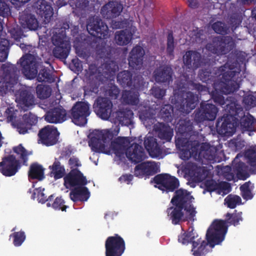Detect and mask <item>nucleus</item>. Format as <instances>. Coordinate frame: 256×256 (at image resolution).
Wrapping results in <instances>:
<instances>
[{"instance_id":"f257e3e1","label":"nucleus","mask_w":256,"mask_h":256,"mask_svg":"<svg viewBox=\"0 0 256 256\" xmlns=\"http://www.w3.org/2000/svg\"><path fill=\"white\" fill-rule=\"evenodd\" d=\"M120 128L116 127L114 133L109 130H95L90 133L88 145L92 151L109 154L112 149L118 156L126 154L127 148L130 144L128 138L120 136L112 141L114 134H117Z\"/></svg>"},{"instance_id":"f03ea898","label":"nucleus","mask_w":256,"mask_h":256,"mask_svg":"<svg viewBox=\"0 0 256 256\" xmlns=\"http://www.w3.org/2000/svg\"><path fill=\"white\" fill-rule=\"evenodd\" d=\"M176 144L182 148V155L184 154V159L188 160L193 157L204 164L206 162L214 163L216 162V152L206 143L200 144L198 140H188L186 138H180L176 140Z\"/></svg>"},{"instance_id":"7ed1b4c3","label":"nucleus","mask_w":256,"mask_h":256,"mask_svg":"<svg viewBox=\"0 0 256 256\" xmlns=\"http://www.w3.org/2000/svg\"><path fill=\"white\" fill-rule=\"evenodd\" d=\"M226 232L227 227L226 226V222L222 220H214L207 230L206 236L207 242L198 238L195 241L192 242V255L205 256L208 252L206 247L208 244L211 246L219 244L224 240Z\"/></svg>"},{"instance_id":"20e7f679","label":"nucleus","mask_w":256,"mask_h":256,"mask_svg":"<svg viewBox=\"0 0 256 256\" xmlns=\"http://www.w3.org/2000/svg\"><path fill=\"white\" fill-rule=\"evenodd\" d=\"M224 110L225 114L218 118L216 126L220 134L230 136L236 132L240 118L244 114L243 108L240 104L231 102L226 104Z\"/></svg>"},{"instance_id":"39448f33","label":"nucleus","mask_w":256,"mask_h":256,"mask_svg":"<svg viewBox=\"0 0 256 256\" xmlns=\"http://www.w3.org/2000/svg\"><path fill=\"white\" fill-rule=\"evenodd\" d=\"M19 62L22 67V73L26 78L32 80L36 77L38 82L44 81L50 83L54 82V78L47 68L41 69L38 74V63L34 54H26L19 60Z\"/></svg>"},{"instance_id":"423d86ee","label":"nucleus","mask_w":256,"mask_h":256,"mask_svg":"<svg viewBox=\"0 0 256 256\" xmlns=\"http://www.w3.org/2000/svg\"><path fill=\"white\" fill-rule=\"evenodd\" d=\"M217 70L218 76H222L218 86L221 92L227 94L238 90L239 84L236 80L240 74L239 72L228 68L226 64L219 67Z\"/></svg>"},{"instance_id":"0eeeda50","label":"nucleus","mask_w":256,"mask_h":256,"mask_svg":"<svg viewBox=\"0 0 256 256\" xmlns=\"http://www.w3.org/2000/svg\"><path fill=\"white\" fill-rule=\"evenodd\" d=\"M6 112L8 120L12 122V125L17 128L20 134L27 133L28 130L38 122L37 116L30 112L24 114L22 118L20 120H16V112H18L17 110H15L14 108H8Z\"/></svg>"},{"instance_id":"6e6552de","label":"nucleus","mask_w":256,"mask_h":256,"mask_svg":"<svg viewBox=\"0 0 256 256\" xmlns=\"http://www.w3.org/2000/svg\"><path fill=\"white\" fill-rule=\"evenodd\" d=\"M235 46V43L230 36H219L212 38L210 42L206 44V50L218 56L229 53Z\"/></svg>"},{"instance_id":"1a4fd4ad","label":"nucleus","mask_w":256,"mask_h":256,"mask_svg":"<svg viewBox=\"0 0 256 256\" xmlns=\"http://www.w3.org/2000/svg\"><path fill=\"white\" fill-rule=\"evenodd\" d=\"M193 196L188 190L178 189L175 191L174 195L170 200L172 205H176L184 208V212L188 213L189 219L195 217L197 213L196 208L192 204Z\"/></svg>"},{"instance_id":"9d476101","label":"nucleus","mask_w":256,"mask_h":256,"mask_svg":"<svg viewBox=\"0 0 256 256\" xmlns=\"http://www.w3.org/2000/svg\"><path fill=\"white\" fill-rule=\"evenodd\" d=\"M183 88H180L178 93L174 95L175 104L180 112L188 114L196 108L198 96L190 92H186Z\"/></svg>"},{"instance_id":"9b49d317","label":"nucleus","mask_w":256,"mask_h":256,"mask_svg":"<svg viewBox=\"0 0 256 256\" xmlns=\"http://www.w3.org/2000/svg\"><path fill=\"white\" fill-rule=\"evenodd\" d=\"M52 42L55 46L52 50L54 56L62 60H66L71 49L70 42L67 40L66 33L62 32L54 35Z\"/></svg>"},{"instance_id":"f8f14e48","label":"nucleus","mask_w":256,"mask_h":256,"mask_svg":"<svg viewBox=\"0 0 256 256\" xmlns=\"http://www.w3.org/2000/svg\"><path fill=\"white\" fill-rule=\"evenodd\" d=\"M183 62L187 68L196 70L203 66L212 65L214 60L209 58H202L201 54L195 50H188L183 56Z\"/></svg>"},{"instance_id":"ddd939ff","label":"nucleus","mask_w":256,"mask_h":256,"mask_svg":"<svg viewBox=\"0 0 256 256\" xmlns=\"http://www.w3.org/2000/svg\"><path fill=\"white\" fill-rule=\"evenodd\" d=\"M155 184L154 186L163 192L168 193L176 191L180 186V182L176 178L168 174L156 175L152 180Z\"/></svg>"},{"instance_id":"4468645a","label":"nucleus","mask_w":256,"mask_h":256,"mask_svg":"<svg viewBox=\"0 0 256 256\" xmlns=\"http://www.w3.org/2000/svg\"><path fill=\"white\" fill-rule=\"evenodd\" d=\"M90 106L88 102H78L72 107L69 117L75 124L84 126L87 123V117L90 114Z\"/></svg>"},{"instance_id":"2eb2a0df","label":"nucleus","mask_w":256,"mask_h":256,"mask_svg":"<svg viewBox=\"0 0 256 256\" xmlns=\"http://www.w3.org/2000/svg\"><path fill=\"white\" fill-rule=\"evenodd\" d=\"M106 256H122L126 250L124 238L117 234L107 238L105 242Z\"/></svg>"},{"instance_id":"dca6fc26","label":"nucleus","mask_w":256,"mask_h":256,"mask_svg":"<svg viewBox=\"0 0 256 256\" xmlns=\"http://www.w3.org/2000/svg\"><path fill=\"white\" fill-rule=\"evenodd\" d=\"M218 111V109L214 104L202 102L200 108L194 111V121L197 124L212 121L216 118Z\"/></svg>"},{"instance_id":"f3484780","label":"nucleus","mask_w":256,"mask_h":256,"mask_svg":"<svg viewBox=\"0 0 256 256\" xmlns=\"http://www.w3.org/2000/svg\"><path fill=\"white\" fill-rule=\"evenodd\" d=\"M117 81L122 87H132L137 90L144 86V78L138 74H132L128 70H122L117 75Z\"/></svg>"},{"instance_id":"a211bd4d","label":"nucleus","mask_w":256,"mask_h":256,"mask_svg":"<svg viewBox=\"0 0 256 256\" xmlns=\"http://www.w3.org/2000/svg\"><path fill=\"white\" fill-rule=\"evenodd\" d=\"M18 75L10 69L4 70L0 74V94L3 96L8 92H14V86L17 84Z\"/></svg>"},{"instance_id":"6ab92c4d","label":"nucleus","mask_w":256,"mask_h":256,"mask_svg":"<svg viewBox=\"0 0 256 256\" xmlns=\"http://www.w3.org/2000/svg\"><path fill=\"white\" fill-rule=\"evenodd\" d=\"M86 28L88 33L94 37L100 39H105L107 38L108 32V27L98 17L88 19Z\"/></svg>"},{"instance_id":"aec40b11","label":"nucleus","mask_w":256,"mask_h":256,"mask_svg":"<svg viewBox=\"0 0 256 256\" xmlns=\"http://www.w3.org/2000/svg\"><path fill=\"white\" fill-rule=\"evenodd\" d=\"M113 104L110 100L106 97H98L93 104L94 111L101 119L108 120L110 118Z\"/></svg>"},{"instance_id":"412c9836","label":"nucleus","mask_w":256,"mask_h":256,"mask_svg":"<svg viewBox=\"0 0 256 256\" xmlns=\"http://www.w3.org/2000/svg\"><path fill=\"white\" fill-rule=\"evenodd\" d=\"M64 186L68 189L84 186L88 184L86 177L78 168L72 169L64 177Z\"/></svg>"},{"instance_id":"4be33fe9","label":"nucleus","mask_w":256,"mask_h":256,"mask_svg":"<svg viewBox=\"0 0 256 256\" xmlns=\"http://www.w3.org/2000/svg\"><path fill=\"white\" fill-rule=\"evenodd\" d=\"M60 133L52 126L48 125L40 130L38 136L41 143L46 146H53L57 143Z\"/></svg>"},{"instance_id":"5701e85b","label":"nucleus","mask_w":256,"mask_h":256,"mask_svg":"<svg viewBox=\"0 0 256 256\" xmlns=\"http://www.w3.org/2000/svg\"><path fill=\"white\" fill-rule=\"evenodd\" d=\"M166 212L169 220L174 225L179 224L182 222H194L196 220L195 217L189 219L184 208L176 205H172L168 208Z\"/></svg>"},{"instance_id":"b1692460","label":"nucleus","mask_w":256,"mask_h":256,"mask_svg":"<svg viewBox=\"0 0 256 256\" xmlns=\"http://www.w3.org/2000/svg\"><path fill=\"white\" fill-rule=\"evenodd\" d=\"M19 160L14 155H9L2 158L0 162V172L6 176H14L20 168Z\"/></svg>"},{"instance_id":"393cba45","label":"nucleus","mask_w":256,"mask_h":256,"mask_svg":"<svg viewBox=\"0 0 256 256\" xmlns=\"http://www.w3.org/2000/svg\"><path fill=\"white\" fill-rule=\"evenodd\" d=\"M177 126V132L179 133L180 138H186L188 140H198V132L193 130V124L188 118L180 120Z\"/></svg>"},{"instance_id":"a878e982","label":"nucleus","mask_w":256,"mask_h":256,"mask_svg":"<svg viewBox=\"0 0 256 256\" xmlns=\"http://www.w3.org/2000/svg\"><path fill=\"white\" fill-rule=\"evenodd\" d=\"M145 52L142 46L136 45L130 52L128 62V65L132 69L140 70L143 64Z\"/></svg>"},{"instance_id":"bb28decb","label":"nucleus","mask_w":256,"mask_h":256,"mask_svg":"<svg viewBox=\"0 0 256 256\" xmlns=\"http://www.w3.org/2000/svg\"><path fill=\"white\" fill-rule=\"evenodd\" d=\"M158 166L154 162H142L134 168V175L139 178L153 176L158 172Z\"/></svg>"},{"instance_id":"cd10ccee","label":"nucleus","mask_w":256,"mask_h":256,"mask_svg":"<svg viewBox=\"0 0 256 256\" xmlns=\"http://www.w3.org/2000/svg\"><path fill=\"white\" fill-rule=\"evenodd\" d=\"M173 70L167 65L159 66L154 72V78L158 83L169 85L172 81Z\"/></svg>"},{"instance_id":"c85d7f7f","label":"nucleus","mask_w":256,"mask_h":256,"mask_svg":"<svg viewBox=\"0 0 256 256\" xmlns=\"http://www.w3.org/2000/svg\"><path fill=\"white\" fill-rule=\"evenodd\" d=\"M44 120L49 123L60 124L66 120L68 116L62 106L55 107L48 110L44 116Z\"/></svg>"},{"instance_id":"c756f323","label":"nucleus","mask_w":256,"mask_h":256,"mask_svg":"<svg viewBox=\"0 0 256 256\" xmlns=\"http://www.w3.org/2000/svg\"><path fill=\"white\" fill-rule=\"evenodd\" d=\"M126 155L130 161L134 164L141 162L146 158L144 148L136 143L132 144L127 148Z\"/></svg>"},{"instance_id":"7c9ffc66","label":"nucleus","mask_w":256,"mask_h":256,"mask_svg":"<svg viewBox=\"0 0 256 256\" xmlns=\"http://www.w3.org/2000/svg\"><path fill=\"white\" fill-rule=\"evenodd\" d=\"M16 101L22 105L24 111L30 109L34 105V96L26 89H20L16 94Z\"/></svg>"},{"instance_id":"2f4dec72","label":"nucleus","mask_w":256,"mask_h":256,"mask_svg":"<svg viewBox=\"0 0 256 256\" xmlns=\"http://www.w3.org/2000/svg\"><path fill=\"white\" fill-rule=\"evenodd\" d=\"M123 9L122 5L118 2H109L100 10V14L106 19L110 20L119 16Z\"/></svg>"},{"instance_id":"473e14b6","label":"nucleus","mask_w":256,"mask_h":256,"mask_svg":"<svg viewBox=\"0 0 256 256\" xmlns=\"http://www.w3.org/2000/svg\"><path fill=\"white\" fill-rule=\"evenodd\" d=\"M158 137L163 143L170 142L174 136V130L168 124L159 122L154 126Z\"/></svg>"},{"instance_id":"72a5a7b5","label":"nucleus","mask_w":256,"mask_h":256,"mask_svg":"<svg viewBox=\"0 0 256 256\" xmlns=\"http://www.w3.org/2000/svg\"><path fill=\"white\" fill-rule=\"evenodd\" d=\"M144 144L151 157L157 158L162 154V148L158 143L156 138L154 137L146 136L144 140Z\"/></svg>"},{"instance_id":"f704fd0d","label":"nucleus","mask_w":256,"mask_h":256,"mask_svg":"<svg viewBox=\"0 0 256 256\" xmlns=\"http://www.w3.org/2000/svg\"><path fill=\"white\" fill-rule=\"evenodd\" d=\"M8 32L10 34L12 38L14 40L15 42L16 43L17 45H19L20 47L24 50L25 52H31V50L34 49L32 46L26 45L24 43H20V39L24 36V32L20 26L18 24H14L13 26H10L8 30Z\"/></svg>"},{"instance_id":"c9c22d12","label":"nucleus","mask_w":256,"mask_h":256,"mask_svg":"<svg viewBox=\"0 0 256 256\" xmlns=\"http://www.w3.org/2000/svg\"><path fill=\"white\" fill-rule=\"evenodd\" d=\"M90 196V192L87 187L78 186L72 189L70 197L74 202H86Z\"/></svg>"},{"instance_id":"e433bc0d","label":"nucleus","mask_w":256,"mask_h":256,"mask_svg":"<svg viewBox=\"0 0 256 256\" xmlns=\"http://www.w3.org/2000/svg\"><path fill=\"white\" fill-rule=\"evenodd\" d=\"M20 23L24 28L30 30H36L38 26V21L35 16L28 13V11H24L20 16Z\"/></svg>"},{"instance_id":"4c0bfd02","label":"nucleus","mask_w":256,"mask_h":256,"mask_svg":"<svg viewBox=\"0 0 256 256\" xmlns=\"http://www.w3.org/2000/svg\"><path fill=\"white\" fill-rule=\"evenodd\" d=\"M134 113L130 109H120L116 111L114 116L116 122L122 126H128L132 123Z\"/></svg>"},{"instance_id":"58836bf2","label":"nucleus","mask_w":256,"mask_h":256,"mask_svg":"<svg viewBox=\"0 0 256 256\" xmlns=\"http://www.w3.org/2000/svg\"><path fill=\"white\" fill-rule=\"evenodd\" d=\"M132 36V32L128 29L116 31L114 34V40L118 46H126L131 42Z\"/></svg>"},{"instance_id":"ea45409f","label":"nucleus","mask_w":256,"mask_h":256,"mask_svg":"<svg viewBox=\"0 0 256 256\" xmlns=\"http://www.w3.org/2000/svg\"><path fill=\"white\" fill-rule=\"evenodd\" d=\"M240 120L242 130L244 132H248L249 136H252V133L256 131V122L252 116H245L244 113L243 116L240 118Z\"/></svg>"},{"instance_id":"a19ab883","label":"nucleus","mask_w":256,"mask_h":256,"mask_svg":"<svg viewBox=\"0 0 256 256\" xmlns=\"http://www.w3.org/2000/svg\"><path fill=\"white\" fill-rule=\"evenodd\" d=\"M37 4L36 12L49 22L53 15L52 6L44 0H38Z\"/></svg>"},{"instance_id":"79ce46f5","label":"nucleus","mask_w":256,"mask_h":256,"mask_svg":"<svg viewBox=\"0 0 256 256\" xmlns=\"http://www.w3.org/2000/svg\"><path fill=\"white\" fill-rule=\"evenodd\" d=\"M139 94L138 92L133 90H124L122 92V102L128 104L136 106L139 102Z\"/></svg>"},{"instance_id":"37998d69","label":"nucleus","mask_w":256,"mask_h":256,"mask_svg":"<svg viewBox=\"0 0 256 256\" xmlns=\"http://www.w3.org/2000/svg\"><path fill=\"white\" fill-rule=\"evenodd\" d=\"M48 168L50 170V176H53L55 180H58L64 176L66 174L65 168L56 159L52 166H49Z\"/></svg>"},{"instance_id":"c03bdc74","label":"nucleus","mask_w":256,"mask_h":256,"mask_svg":"<svg viewBox=\"0 0 256 256\" xmlns=\"http://www.w3.org/2000/svg\"><path fill=\"white\" fill-rule=\"evenodd\" d=\"M28 178L32 180L36 179L39 180H43L44 176V169L42 166L37 163L32 164L28 171Z\"/></svg>"},{"instance_id":"a18cd8bd","label":"nucleus","mask_w":256,"mask_h":256,"mask_svg":"<svg viewBox=\"0 0 256 256\" xmlns=\"http://www.w3.org/2000/svg\"><path fill=\"white\" fill-rule=\"evenodd\" d=\"M157 112L150 106H145L140 109L138 116L144 122L154 120Z\"/></svg>"},{"instance_id":"49530a36","label":"nucleus","mask_w":256,"mask_h":256,"mask_svg":"<svg viewBox=\"0 0 256 256\" xmlns=\"http://www.w3.org/2000/svg\"><path fill=\"white\" fill-rule=\"evenodd\" d=\"M248 168V166L242 162L233 164L234 172H236L238 177L242 180H245L250 176Z\"/></svg>"},{"instance_id":"de8ad7c7","label":"nucleus","mask_w":256,"mask_h":256,"mask_svg":"<svg viewBox=\"0 0 256 256\" xmlns=\"http://www.w3.org/2000/svg\"><path fill=\"white\" fill-rule=\"evenodd\" d=\"M105 77L110 78L114 76L118 69V66L114 60H108L102 64Z\"/></svg>"},{"instance_id":"09e8293b","label":"nucleus","mask_w":256,"mask_h":256,"mask_svg":"<svg viewBox=\"0 0 256 256\" xmlns=\"http://www.w3.org/2000/svg\"><path fill=\"white\" fill-rule=\"evenodd\" d=\"M173 107L170 104H164L160 109L158 116L166 122H170L172 120Z\"/></svg>"},{"instance_id":"8fccbe9b","label":"nucleus","mask_w":256,"mask_h":256,"mask_svg":"<svg viewBox=\"0 0 256 256\" xmlns=\"http://www.w3.org/2000/svg\"><path fill=\"white\" fill-rule=\"evenodd\" d=\"M245 157L248 160L250 168V172L252 174H256V150L248 149L245 152Z\"/></svg>"},{"instance_id":"3c124183","label":"nucleus","mask_w":256,"mask_h":256,"mask_svg":"<svg viewBox=\"0 0 256 256\" xmlns=\"http://www.w3.org/2000/svg\"><path fill=\"white\" fill-rule=\"evenodd\" d=\"M44 190V189L42 190L41 188H35L32 196V198L34 199L37 198L38 200L42 204H44L46 202H49L52 201L55 197L54 194H52L47 198L46 196H45L43 192Z\"/></svg>"},{"instance_id":"603ef678","label":"nucleus","mask_w":256,"mask_h":256,"mask_svg":"<svg viewBox=\"0 0 256 256\" xmlns=\"http://www.w3.org/2000/svg\"><path fill=\"white\" fill-rule=\"evenodd\" d=\"M48 207H52L55 210H61L62 212H66V208L68 207L65 204V201L62 196H58L54 198L52 201L46 203Z\"/></svg>"},{"instance_id":"864d4df0","label":"nucleus","mask_w":256,"mask_h":256,"mask_svg":"<svg viewBox=\"0 0 256 256\" xmlns=\"http://www.w3.org/2000/svg\"><path fill=\"white\" fill-rule=\"evenodd\" d=\"M198 238V235H195L193 228L192 230L185 232L178 236V240L184 244H188L189 243L192 244V242Z\"/></svg>"},{"instance_id":"5fc2aeb1","label":"nucleus","mask_w":256,"mask_h":256,"mask_svg":"<svg viewBox=\"0 0 256 256\" xmlns=\"http://www.w3.org/2000/svg\"><path fill=\"white\" fill-rule=\"evenodd\" d=\"M198 76L204 82L212 84L216 80V77L212 75V72L209 68L202 69L199 71Z\"/></svg>"},{"instance_id":"6e6d98bb","label":"nucleus","mask_w":256,"mask_h":256,"mask_svg":"<svg viewBox=\"0 0 256 256\" xmlns=\"http://www.w3.org/2000/svg\"><path fill=\"white\" fill-rule=\"evenodd\" d=\"M120 92L119 88L112 83L108 84L104 91V95L110 100H116L118 98Z\"/></svg>"},{"instance_id":"4d7b16f0","label":"nucleus","mask_w":256,"mask_h":256,"mask_svg":"<svg viewBox=\"0 0 256 256\" xmlns=\"http://www.w3.org/2000/svg\"><path fill=\"white\" fill-rule=\"evenodd\" d=\"M10 48L9 40L4 38H0V62H3L7 58Z\"/></svg>"},{"instance_id":"13d9d810","label":"nucleus","mask_w":256,"mask_h":256,"mask_svg":"<svg viewBox=\"0 0 256 256\" xmlns=\"http://www.w3.org/2000/svg\"><path fill=\"white\" fill-rule=\"evenodd\" d=\"M242 212H234L233 214L227 213L226 215V220H224L226 222V226L228 228L226 223H228L230 225L234 226H238L239 224L240 221L242 220ZM224 221V220H223Z\"/></svg>"},{"instance_id":"bf43d9fd","label":"nucleus","mask_w":256,"mask_h":256,"mask_svg":"<svg viewBox=\"0 0 256 256\" xmlns=\"http://www.w3.org/2000/svg\"><path fill=\"white\" fill-rule=\"evenodd\" d=\"M52 92L51 88L48 86L38 84L36 87V93L40 99H46L50 96Z\"/></svg>"},{"instance_id":"052dcab7","label":"nucleus","mask_w":256,"mask_h":256,"mask_svg":"<svg viewBox=\"0 0 256 256\" xmlns=\"http://www.w3.org/2000/svg\"><path fill=\"white\" fill-rule=\"evenodd\" d=\"M224 202L228 208H234L237 204H241L242 200L238 196L230 194L224 199Z\"/></svg>"},{"instance_id":"680f3d73","label":"nucleus","mask_w":256,"mask_h":256,"mask_svg":"<svg viewBox=\"0 0 256 256\" xmlns=\"http://www.w3.org/2000/svg\"><path fill=\"white\" fill-rule=\"evenodd\" d=\"M250 182H246L240 188L241 196L244 200H251L253 198V194L250 189Z\"/></svg>"},{"instance_id":"e2e57ef3","label":"nucleus","mask_w":256,"mask_h":256,"mask_svg":"<svg viewBox=\"0 0 256 256\" xmlns=\"http://www.w3.org/2000/svg\"><path fill=\"white\" fill-rule=\"evenodd\" d=\"M13 150L17 154L20 156V158L22 160L23 164L27 165L28 154L22 144H20L18 146L14 147Z\"/></svg>"},{"instance_id":"0e129e2a","label":"nucleus","mask_w":256,"mask_h":256,"mask_svg":"<svg viewBox=\"0 0 256 256\" xmlns=\"http://www.w3.org/2000/svg\"><path fill=\"white\" fill-rule=\"evenodd\" d=\"M10 236L14 238L13 244L16 246H21L26 239L24 232L22 230L14 232Z\"/></svg>"},{"instance_id":"69168bd1","label":"nucleus","mask_w":256,"mask_h":256,"mask_svg":"<svg viewBox=\"0 0 256 256\" xmlns=\"http://www.w3.org/2000/svg\"><path fill=\"white\" fill-rule=\"evenodd\" d=\"M174 38L172 32H168L167 36V46L166 52L169 56L173 58L174 56Z\"/></svg>"},{"instance_id":"338daca9","label":"nucleus","mask_w":256,"mask_h":256,"mask_svg":"<svg viewBox=\"0 0 256 256\" xmlns=\"http://www.w3.org/2000/svg\"><path fill=\"white\" fill-rule=\"evenodd\" d=\"M212 28V30L217 34L224 35L227 34L228 28L225 26V24L220 21L214 22Z\"/></svg>"},{"instance_id":"774afa93","label":"nucleus","mask_w":256,"mask_h":256,"mask_svg":"<svg viewBox=\"0 0 256 256\" xmlns=\"http://www.w3.org/2000/svg\"><path fill=\"white\" fill-rule=\"evenodd\" d=\"M211 96L214 102L218 105L222 106L225 104L226 100L224 96L217 90L216 88L212 92Z\"/></svg>"}]
</instances>
